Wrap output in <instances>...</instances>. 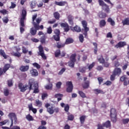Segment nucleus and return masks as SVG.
Segmentation results:
<instances>
[{"label": "nucleus", "instance_id": "nucleus-1", "mask_svg": "<svg viewBox=\"0 0 129 129\" xmlns=\"http://www.w3.org/2000/svg\"><path fill=\"white\" fill-rule=\"evenodd\" d=\"M29 87V90H33V93H39V84L35 81L34 79L29 80L28 85H24L22 83L18 84V88L20 90L21 92H25Z\"/></svg>", "mask_w": 129, "mask_h": 129}, {"label": "nucleus", "instance_id": "nucleus-2", "mask_svg": "<svg viewBox=\"0 0 129 129\" xmlns=\"http://www.w3.org/2000/svg\"><path fill=\"white\" fill-rule=\"evenodd\" d=\"M110 116L112 122H116L117 121V113L116 112V109H115V108H112L110 109Z\"/></svg>", "mask_w": 129, "mask_h": 129}, {"label": "nucleus", "instance_id": "nucleus-3", "mask_svg": "<svg viewBox=\"0 0 129 129\" xmlns=\"http://www.w3.org/2000/svg\"><path fill=\"white\" fill-rule=\"evenodd\" d=\"M81 24L84 29L82 30L84 31L83 35L85 36V38L87 37L88 32H89V27H87V21L86 20H83L81 22Z\"/></svg>", "mask_w": 129, "mask_h": 129}, {"label": "nucleus", "instance_id": "nucleus-4", "mask_svg": "<svg viewBox=\"0 0 129 129\" xmlns=\"http://www.w3.org/2000/svg\"><path fill=\"white\" fill-rule=\"evenodd\" d=\"M21 18H20V24L22 27L25 26V20H26V17H27V11L25 10H23Z\"/></svg>", "mask_w": 129, "mask_h": 129}, {"label": "nucleus", "instance_id": "nucleus-5", "mask_svg": "<svg viewBox=\"0 0 129 129\" xmlns=\"http://www.w3.org/2000/svg\"><path fill=\"white\" fill-rule=\"evenodd\" d=\"M38 50L39 51L37 52L38 56H41L43 60H46L47 59V56H46V54H45V52H44V48H43V46L40 45L38 47Z\"/></svg>", "mask_w": 129, "mask_h": 129}, {"label": "nucleus", "instance_id": "nucleus-6", "mask_svg": "<svg viewBox=\"0 0 129 129\" xmlns=\"http://www.w3.org/2000/svg\"><path fill=\"white\" fill-rule=\"evenodd\" d=\"M54 35H53V38L55 41L58 42L60 41V30L59 29H56L53 31Z\"/></svg>", "mask_w": 129, "mask_h": 129}, {"label": "nucleus", "instance_id": "nucleus-7", "mask_svg": "<svg viewBox=\"0 0 129 129\" xmlns=\"http://www.w3.org/2000/svg\"><path fill=\"white\" fill-rule=\"evenodd\" d=\"M36 22H32V24L34 26V27L36 30H40V26L39 25L40 24V23L42 22V18L41 17L38 18L36 19Z\"/></svg>", "mask_w": 129, "mask_h": 129}, {"label": "nucleus", "instance_id": "nucleus-8", "mask_svg": "<svg viewBox=\"0 0 129 129\" xmlns=\"http://www.w3.org/2000/svg\"><path fill=\"white\" fill-rule=\"evenodd\" d=\"M45 107L47 109V111L49 114H53V113H54V107L51 106L50 103H46L45 104Z\"/></svg>", "mask_w": 129, "mask_h": 129}, {"label": "nucleus", "instance_id": "nucleus-9", "mask_svg": "<svg viewBox=\"0 0 129 129\" xmlns=\"http://www.w3.org/2000/svg\"><path fill=\"white\" fill-rule=\"evenodd\" d=\"M66 85L68 86L67 88V92L69 93H71L73 91V84H72V82L68 81L66 82Z\"/></svg>", "mask_w": 129, "mask_h": 129}, {"label": "nucleus", "instance_id": "nucleus-10", "mask_svg": "<svg viewBox=\"0 0 129 129\" xmlns=\"http://www.w3.org/2000/svg\"><path fill=\"white\" fill-rule=\"evenodd\" d=\"M60 27L63 28L64 32H69L70 31V27L69 25L67 23H60Z\"/></svg>", "mask_w": 129, "mask_h": 129}, {"label": "nucleus", "instance_id": "nucleus-11", "mask_svg": "<svg viewBox=\"0 0 129 129\" xmlns=\"http://www.w3.org/2000/svg\"><path fill=\"white\" fill-rule=\"evenodd\" d=\"M9 117H10L11 120V124L10 125V127H12L13 125H14V119L15 117H17V115H16V113L11 112L8 114Z\"/></svg>", "mask_w": 129, "mask_h": 129}, {"label": "nucleus", "instance_id": "nucleus-12", "mask_svg": "<svg viewBox=\"0 0 129 129\" xmlns=\"http://www.w3.org/2000/svg\"><path fill=\"white\" fill-rule=\"evenodd\" d=\"M29 69H30V66L29 65H22L19 68V70H20L21 72H27V71H29Z\"/></svg>", "mask_w": 129, "mask_h": 129}, {"label": "nucleus", "instance_id": "nucleus-13", "mask_svg": "<svg viewBox=\"0 0 129 129\" xmlns=\"http://www.w3.org/2000/svg\"><path fill=\"white\" fill-rule=\"evenodd\" d=\"M68 20L69 22V24L71 26H74V17L72 15H69L68 16Z\"/></svg>", "mask_w": 129, "mask_h": 129}, {"label": "nucleus", "instance_id": "nucleus-14", "mask_svg": "<svg viewBox=\"0 0 129 129\" xmlns=\"http://www.w3.org/2000/svg\"><path fill=\"white\" fill-rule=\"evenodd\" d=\"M124 46H126V42L125 41H119L114 47L118 49V48H122Z\"/></svg>", "mask_w": 129, "mask_h": 129}, {"label": "nucleus", "instance_id": "nucleus-15", "mask_svg": "<svg viewBox=\"0 0 129 129\" xmlns=\"http://www.w3.org/2000/svg\"><path fill=\"white\" fill-rule=\"evenodd\" d=\"M113 73L116 76H119V75H120V74H121V69H120L119 68H115L113 71Z\"/></svg>", "mask_w": 129, "mask_h": 129}, {"label": "nucleus", "instance_id": "nucleus-16", "mask_svg": "<svg viewBox=\"0 0 129 129\" xmlns=\"http://www.w3.org/2000/svg\"><path fill=\"white\" fill-rule=\"evenodd\" d=\"M107 16V15L106 14V13L102 11H100L98 13V17H99L100 19H105V18H106Z\"/></svg>", "mask_w": 129, "mask_h": 129}, {"label": "nucleus", "instance_id": "nucleus-17", "mask_svg": "<svg viewBox=\"0 0 129 129\" xmlns=\"http://www.w3.org/2000/svg\"><path fill=\"white\" fill-rule=\"evenodd\" d=\"M54 4L56 6H59V7H64V6L68 4L67 2L66 1H62L60 2L55 1Z\"/></svg>", "mask_w": 129, "mask_h": 129}, {"label": "nucleus", "instance_id": "nucleus-18", "mask_svg": "<svg viewBox=\"0 0 129 129\" xmlns=\"http://www.w3.org/2000/svg\"><path fill=\"white\" fill-rule=\"evenodd\" d=\"M28 106L29 111L31 110L34 114L37 113V109L33 107L32 103L28 104Z\"/></svg>", "mask_w": 129, "mask_h": 129}, {"label": "nucleus", "instance_id": "nucleus-19", "mask_svg": "<svg viewBox=\"0 0 129 129\" xmlns=\"http://www.w3.org/2000/svg\"><path fill=\"white\" fill-rule=\"evenodd\" d=\"M103 126L104 127H106L107 128H109V127H111V123H110V121L107 120L105 122L102 123Z\"/></svg>", "mask_w": 129, "mask_h": 129}, {"label": "nucleus", "instance_id": "nucleus-20", "mask_svg": "<svg viewBox=\"0 0 129 129\" xmlns=\"http://www.w3.org/2000/svg\"><path fill=\"white\" fill-rule=\"evenodd\" d=\"M30 73L32 76H38L39 75V73H38V71L35 69H33L32 70H30Z\"/></svg>", "mask_w": 129, "mask_h": 129}, {"label": "nucleus", "instance_id": "nucleus-21", "mask_svg": "<svg viewBox=\"0 0 129 129\" xmlns=\"http://www.w3.org/2000/svg\"><path fill=\"white\" fill-rule=\"evenodd\" d=\"M11 68V64L9 63L6 64L3 68V72L6 73L8 70Z\"/></svg>", "mask_w": 129, "mask_h": 129}, {"label": "nucleus", "instance_id": "nucleus-22", "mask_svg": "<svg viewBox=\"0 0 129 129\" xmlns=\"http://www.w3.org/2000/svg\"><path fill=\"white\" fill-rule=\"evenodd\" d=\"M53 17L55 18V20L59 21L60 20V13H59L58 12L53 13Z\"/></svg>", "mask_w": 129, "mask_h": 129}, {"label": "nucleus", "instance_id": "nucleus-23", "mask_svg": "<svg viewBox=\"0 0 129 129\" xmlns=\"http://www.w3.org/2000/svg\"><path fill=\"white\" fill-rule=\"evenodd\" d=\"M90 83V82H89V81H87L86 82H85L82 85L84 89H87L88 88H89Z\"/></svg>", "mask_w": 129, "mask_h": 129}, {"label": "nucleus", "instance_id": "nucleus-24", "mask_svg": "<svg viewBox=\"0 0 129 129\" xmlns=\"http://www.w3.org/2000/svg\"><path fill=\"white\" fill-rule=\"evenodd\" d=\"M122 24H123V26H129V18H125L122 21Z\"/></svg>", "mask_w": 129, "mask_h": 129}, {"label": "nucleus", "instance_id": "nucleus-25", "mask_svg": "<svg viewBox=\"0 0 129 129\" xmlns=\"http://www.w3.org/2000/svg\"><path fill=\"white\" fill-rule=\"evenodd\" d=\"M78 93L82 98H86L87 97L86 94L82 91H78Z\"/></svg>", "mask_w": 129, "mask_h": 129}, {"label": "nucleus", "instance_id": "nucleus-26", "mask_svg": "<svg viewBox=\"0 0 129 129\" xmlns=\"http://www.w3.org/2000/svg\"><path fill=\"white\" fill-rule=\"evenodd\" d=\"M76 56H77L76 53L72 54L70 57V61L76 62Z\"/></svg>", "mask_w": 129, "mask_h": 129}, {"label": "nucleus", "instance_id": "nucleus-27", "mask_svg": "<svg viewBox=\"0 0 129 129\" xmlns=\"http://www.w3.org/2000/svg\"><path fill=\"white\" fill-rule=\"evenodd\" d=\"M93 45L94 46V53L95 55H97V51H98V45L96 42H93Z\"/></svg>", "mask_w": 129, "mask_h": 129}, {"label": "nucleus", "instance_id": "nucleus-28", "mask_svg": "<svg viewBox=\"0 0 129 129\" xmlns=\"http://www.w3.org/2000/svg\"><path fill=\"white\" fill-rule=\"evenodd\" d=\"M65 47V43H62L60 42L56 43V47L57 49H60V48H64Z\"/></svg>", "mask_w": 129, "mask_h": 129}, {"label": "nucleus", "instance_id": "nucleus-29", "mask_svg": "<svg viewBox=\"0 0 129 129\" xmlns=\"http://www.w3.org/2000/svg\"><path fill=\"white\" fill-rule=\"evenodd\" d=\"M98 60L100 64H103L104 63V62H105V59L103 58V56L102 55L100 56V57L98 58Z\"/></svg>", "mask_w": 129, "mask_h": 129}, {"label": "nucleus", "instance_id": "nucleus-30", "mask_svg": "<svg viewBox=\"0 0 129 129\" xmlns=\"http://www.w3.org/2000/svg\"><path fill=\"white\" fill-rule=\"evenodd\" d=\"M0 55L5 59H7L8 58V56L6 54V52H5V51L3 49H0Z\"/></svg>", "mask_w": 129, "mask_h": 129}, {"label": "nucleus", "instance_id": "nucleus-31", "mask_svg": "<svg viewBox=\"0 0 129 129\" xmlns=\"http://www.w3.org/2000/svg\"><path fill=\"white\" fill-rule=\"evenodd\" d=\"M43 104L42 101H40L39 100H35V106H38V107H41Z\"/></svg>", "mask_w": 129, "mask_h": 129}, {"label": "nucleus", "instance_id": "nucleus-32", "mask_svg": "<svg viewBox=\"0 0 129 129\" xmlns=\"http://www.w3.org/2000/svg\"><path fill=\"white\" fill-rule=\"evenodd\" d=\"M94 92L95 93V94H104V92H103V91L99 90L98 89H94Z\"/></svg>", "mask_w": 129, "mask_h": 129}, {"label": "nucleus", "instance_id": "nucleus-33", "mask_svg": "<svg viewBox=\"0 0 129 129\" xmlns=\"http://www.w3.org/2000/svg\"><path fill=\"white\" fill-rule=\"evenodd\" d=\"M74 32H77V33H80V32H81V28H80V27L76 25L74 27Z\"/></svg>", "mask_w": 129, "mask_h": 129}, {"label": "nucleus", "instance_id": "nucleus-34", "mask_svg": "<svg viewBox=\"0 0 129 129\" xmlns=\"http://www.w3.org/2000/svg\"><path fill=\"white\" fill-rule=\"evenodd\" d=\"M63 96V94H56L54 95V97L55 98H57V97H60V98H57V101L59 102L60 100H62V97Z\"/></svg>", "mask_w": 129, "mask_h": 129}, {"label": "nucleus", "instance_id": "nucleus-35", "mask_svg": "<svg viewBox=\"0 0 129 129\" xmlns=\"http://www.w3.org/2000/svg\"><path fill=\"white\" fill-rule=\"evenodd\" d=\"M107 22L108 23H110L111 26H112L113 27V26H115V22L112 20V19H111V18H108Z\"/></svg>", "mask_w": 129, "mask_h": 129}, {"label": "nucleus", "instance_id": "nucleus-36", "mask_svg": "<svg viewBox=\"0 0 129 129\" xmlns=\"http://www.w3.org/2000/svg\"><path fill=\"white\" fill-rule=\"evenodd\" d=\"M105 25H106V22H105V20H102L99 22V26L100 28H102V27H105Z\"/></svg>", "mask_w": 129, "mask_h": 129}, {"label": "nucleus", "instance_id": "nucleus-37", "mask_svg": "<svg viewBox=\"0 0 129 129\" xmlns=\"http://www.w3.org/2000/svg\"><path fill=\"white\" fill-rule=\"evenodd\" d=\"M86 118V116L85 115H82L80 117V122L81 123H82V124H83V123H84Z\"/></svg>", "mask_w": 129, "mask_h": 129}, {"label": "nucleus", "instance_id": "nucleus-38", "mask_svg": "<svg viewBox=\"0 0 129 129\" xmlns=\"http://www.w3.org/2000/svg\"><path fill=\"white\" fill-rule=\"evenodd\" d=\"M30 33L31 35H32V36H35V35L37 34V29H34V27H32L30 29Z\"/></svg>", "mask_w": 129, "mask_h": 129}, {"label": "nucleus", "instance_id": "nucleus-39", "mask_svg": "<svg viewBox=\"0 0 129 129\" xmlns=\"http://www.w3.org/2000/svg\"><path fill=\"white\" fill-rule=\"evenodd\" d=\"M52 87H53V84H52V83H49V84L46 85L45 86V89H47V90H51Z\"/></svg>", "mask_w": 129, "mask_h": 129}, {"label": "nucleus", "instance_id": "nucleus-40", "mask_svg": "<svg viewBox=\"0 0 129 129\" xmlns=\"http://www.w3.org/2000/svg\"><path fill=\"white\" fill-rule=\"evenodd\" d=\"M60 55H61V50L60 49H57L54 52L55 57H58Z\"/></svg>", "mask_w": 129, "mask_h": 129}, {"label": "nucleus", "instance_id": "nucleus-41", "mask_svg": "<svg viewBox=\"0 0 129 129\" xmlns=\"http://www.w3.org/2000/svg\"><path fill=\"white\" fill-rule=\"evenodd\" d=\"M26 118L29 121H32L33 120H34V118H33V116L32 115H31V114H30L26 115Z\"/></svg>", "mask_w": 129, "mask_h": 129}, {"label": "nucleus", "instance_id": "nucleus-42", "mask_svg": "<svg viewBox=\"0 0 129 129\" xmlns=\"http://www.w3.org/2000/svg\"><path fill=\"white\" fill-rule=\"evenodd\" d=\"M73 42H74V40H73V39L71 38H68L66 39V44H71L73 43Z\"/></svg>", "mask_w": 129, "mask_h": 129}, {"label": "nucleus", "instance_id": "nucleus-43", "mask_svg": "<svg viewBox=\"0 0 129 129\" xmlns=\"http://www.w3.org/2000/svg\"><path fill=\"white\" fill-rule=\"evenodd\" d=\"M22 53L23 54H27L28 52H29V50H28V48L25 46H22Z\"/></svg>", "mask_w": 129, "mask_h": 129}, {"label": "nucleus", "instance_id": "nucleus-44", "mask_svg": "<svg viewBox=\"0 0 129 129\" xmlns=\"http://www.w3.org/2000/svg\"><path fill=\"white\" fill-rule=\"evenodd\" d=\"M98 3L99 6L101 7H105L107 5L105 4V3H104V2H103V0H98Z\"/></svg>", "mask_w": 129, "mask_h": 129}, {"label": "nucleus", "instance_id": "nucleus-45", "mask_svg": "<svg viewBox=\"0 0 129 129\" xmlns=\"http://www.w3.org/2000/svg\"><path fill=\"white\" fill-rule=\"evenodd\" d=\"M46 36L44 35L42 36L41 38H40V42L42 44H44V43L46 42Z\"/></svg>", "mask_w": 129, "mask_h": 129}, {"label": "nucleus", "instance_id": "nucleus-46", "mask_svg": "<svg viewBox=\"0 0 129 129\" xmlns=\"http://www.w3.org/2000/svg\"><path fill=\"white\" fill-rule=\"evenodd\" d=\"M36 3L35 1H32L30 2V7L31 9H35L36 8Z\"/></svg>", "mask_w": 129, "mask_h": 129}, {"label": "nucleus", "instance_id": "nucleus-47", "mask_svg": "<svg viewBox=\"0 0 129 129\" xmlns=\"http://www.w3.org/2000/svg\"><path fill=\"white\" fill-rule=\"evenodd\" d=\"M7 84L9 86V87H12V86H13V80H8L7 81Z\"/></svg>", "mask_w": 129, "mask_h": 129}, {"label": "nucleus", "instance_id": "nucleus-48", "mask_svg": "<svg viewBox=\"0 0 129 129\" xmlns=\"http://www.w3.org/2000/svg\"><path fill=\"white\" fill-rule=\"evenodd\" d=\"M104 7H105V8L104 10V11H105V12H106V13L107 14H109V12L110 11V10L109 9V6L108 5H107V4L106 6H105Z\"/></svg>", "mask_w": 129, "mask_h": 129}, {"label": "nucleus", "instance_id": "nucleus-49", "mask_svg": "<svg viewBox=\"0 0 129 129\" xmlns=\"http://www.w3.org/2000/svg\"><path fill=\"white\" fill-rule=\"evenodd\" d=\"M74 65H75V61H72L70 60L69 62V66L70 67H71L72 68H74Z\"/></svg>", "mask_w": 129, "mask_h": 129}, {"label": "nucleus", "instance_id": "nucleus-50", "mask_svg": "<svg viewBox=\"0 0 129 129\" xmlns=\"http://www.w3.org/2000/svg\"><path fill=\"white\" fill-rule=\"evenodd\" d=\"M0 13L2 14V15H8L9 11H7L6 9H3L0 11Z\"/></svg>", "mask_w": 129, "mask_h": 129}, {"label": "nucleus", "instance_id": "nucleus-51", "mask_svg": "<svg viewBox=\"0 0 129 129\" xmlns=\"http://www.w3.org/2000/svg\"><path fill=\"white\" fill-rule=\"evenodd\" d=\"M79 39L81 43H83V41H84V36H83V34H80Z\"/></svg>", "mask_w": 129, "mask_h": 129}, {"label": "nucleus", "instance_id": "nucleus-52", "mask_svg": "<svg viewBox=\"0 0 129 129\" xmlns=\"http://www.w3.org/2000/svg\"><path fill=\"white\" fill-rule=\"evenodd\" d=\"M74 119V115L71 114L68 116V120H73Z\"/></svg>", "mask_w": 129, "mask_h": 129}, {"label": "nucleus", "instance_id": "nucleus-53", "mask_svg": "<svg viewBox=\"0 0 129 129\" xmlns=\"http://www.w3.org/2000/svg\"><path fill=\"white\" fill-rule=\"evenodd\" d=\"M95 66V62H93L91 64H90L88 67V69H89V71H90L91 70V69H92V68H93Z\"/></svg>", "mask_w": 129, "mask_h": 129}, {"label": "nucleus", "instance_id": "nucleus-54", "mask_svg": "<svg viewBox=\"0 0 129 129\" xmlns=\"http://www.w3.org/2000/svg\"><path fill=\"white\" fill-rule=\"evenodd\" d=\"M32 65L33 66H34V67H36V68H37V69H40V68H41V66H40V64H39L37 62H34L32 63Z\"/></svg>", "mask_w": 129, "mask_h": 129}, {"label": "nucleus", "instance_id": "nucleus-55", "mask_svg": "<svg viewBox=\"0 0 129 129\" xmlns=\"http://www.w3.org/2000/svg\"><path fill=\"white\" fill-rule=\"evenodd\" d=\"M2 20H3V23H5V24H8V23H9V20L8 17H5L3 18Z\"/></svg>", "mask_w": 129, "mask_h": 129}, {"label": "nucleus", "instance_id": "nucleus-56", "mask_svg": "<svg viewBox=\"0 0 129 129\" xmlns=\"http://www.w3.org/2000/svg\"><path fill=\"white\" fill-rule=\"evenodd\" d=\"M115 76H116L113 73H112V74L110 76V79L111 81H114L115 80Z\"/></svg>", "mask_w": 129, "mask_h": 129}, {"label": "nucleus", "instance_id": "nucleus-57", "mask_svg": "<svg viewBox=\"0 0 129 129\" xmlns=\"http://www.w3.org/2000/svg\"><path fill=\"white\" fill-rule=\"evenodd\" d=\"M66 71V69L64 68H62L58 73V75H62V74H63V73H64Z\"/></svg>", "mask_w": 129, "mask_h": 129}, {"label": "nucleus", "instance_id": "nucleus-58", "mask_svg": "<svg viewBox=\"0 0 129 129\" xmlns=\"http://www.w3.org/2000/svg\"><path fill=\"white\" fill-rule=\"evenodd\" d=\"M7 122H9V119H6L2 122H0V125H4V124H6Z\"/></svg>", "mask_w": 129, "mask_h": 129}, {"label": "nucleus", "instance_id": "nucleus-59", "mask_svg": "<svg viewBox=\"0 0 129 129\" xmlns=\"http://www.w3.org/2000/svg\"><path fill=\"white\" fill-rule=\"evenodd\" d=\"M61 85H62V83L61 82H58L56 84V87L57 89H60L61 88Z\"/></svg>", "mask_w": 129, "mask_h": 129}, {"label": "nucleus", "instance_id": "nucleus-60", "mask_svg": "<svg viewBox=\"0 0 129 129\" xmlns=\"http://www.w3.org/2000/svg\"><path fill=\"white\" fill-rule=\"evenodd\" d=\"M52 31L53 30H52V27H51V26H49L47 29V34H52Z\"/></svg>", "mask_w": 129, "mask_h": 129}, {"label": "nucleus", "instance_id": "nucleus-61", "mask_svg": "<svg viewBox=\"0 0 129 129\" xmlns=\"http://www.w3.org/2000/svg\"><path fill=\"white\" fill-rule=\"evenodd\" d=\"M114 67H119V66H120V63L117 60H116L114 61Z\"/></svg>", "mask_w": 129, "mask_h": 129}, {"label": "nucleus", "instance_id": "nucleus-62", "mask_svg": "<svg viewBox=\"0 0 129 129\" xmlns=\"http://www.w3.org/2000/svg\"><path fill=\"white\" fill-rule=\"evenodd\" d=\"M24 27H25V24H24V26H22L20 24V30L21 34H23L25 32V28H24Z\"/></svg>", "mask_w": 129, "mask_h": 129}, {"label": "nucleus", "instance_id": "nucleus-63", "mask_svg": "<svg viewBox=\"0 0 129 129\" xmlns=\"http://www.w3.org/2000/svg\"><path fill=\"white\" fill-rule=\"evenodd\" d=\"M13 56H14V57H18L19 58V57H21V53H20V52H15L13 54Z\"/></svg>", "mask_w": 129, "mask_h": 129}, {"label": "nucleus", "instance_id": "nucleus-64", "mask_svg": "<svg viewBox=\"0 0 129 129\" xmlns=\"http://www.w3.org/2000/svg\"><path fill=\"white\" fill-rule=\"evenodd\" d=\"M122 122L124 124H126V123H128L129 118L123 119H122Z\"/></svg>", "mask_w": 129, "mask_h": 129}]
</instances>
